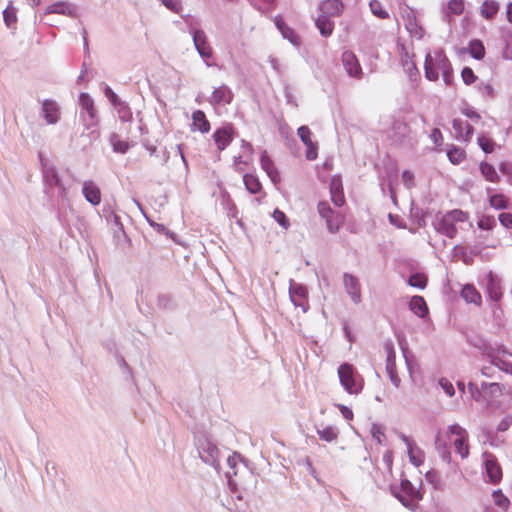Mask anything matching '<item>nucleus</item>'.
Returning <instances> with one entry per match:
<instances>
[{
	"instance_id": "1",
	"label": "nucleus",
	"mask_w": 512,
	"mask_h": 512,
	"mask_svg": "<svg viewBox=\"0 0 512 512\" xmlns=\"http://www.w3.org/2000/svg\"><path fill=\"white\" fill-rule=\"evenodd\" d=\"M448 443L454 446L462 459L468 457V433L458 424L450 425L446 430L439 432L436 439L437 448L443 450L442 457L447 461L450 460V453L446 450Z\"/></svg>"
},
{
	"instance_id": "2",
	"label": "nucleus",
	"mask_w": 512,
	"mask_h": 512,
	"mask_svg": "<svg viewBox=\"0 0 512 512\" xmlns=\"http://www.w3.org/2000/svg\"><path fill=\"white\" fill-rule=\"evenodd\" d=\"M425 77L430 81H437L441 75L446 85L453 79L451 63L444 51L436 49L426 54L424 63Z\"/></svg>"
},
{
	"instance_id": "3",
	"label": "nucleus",
	"mask_w": 512,
	"mask_h": 512,
	"mask_svg": "<svg viewBox=\"0 0 512 512\" xmlns=\"http://www.w3.org/2000/svg\"><path fill=\"white\" fill-rule=\"evenodd\" d=\"M338 377L341 386L350 395H358L364 387L362 376L351 364H341L338 368Z\"/></svg>"
},
{
	"instance_id": "4",
	"label": "nucleus",
	"mask_w": 512,
	"mask_h": 512,
	"mask_svg": "<svg viewBox=\"0 0 512 512\" xmlns=\"http://www.w3.org/2000/svg\"><path fill=\"white\" fill-rule=\"evenodd\" d=\"M467 220V214L461 210H453L445 214L436 224L438 232L452 238L456 235L457 228L456 224L465 222Z\"/></svg>"
},
{
	"instance_id": "5",
	"label": "nucleus",
	"mask_w": 512,
	"mask_h": 512,
	"mask_svg": "<svg viewBox=\"0 0 512 512\" xmlns=\"http://www.w3.org/2000/svg\"><path fill=\"white\" fill-rule=\"evenodd\" d=\"M401 19L412 37L421 39L424 36V29L418 23L416 13L412 8L408 6L401 8Z\"/></svg>"
},
{
	"instance_id": "6",
	"label": "nucleus",
	"mask_w": 512,
	"mask_h": 512,
	"mask_svg": "<svg viewBox=\"0 0 512 512\" xmlns=\"http://www.w3.org/2000/svg\"><path fill=\"white\" fill-rule=\"evenodd\" d=\"M254 149L253 146L245 141H241V152L239 155L234 156V169L238 172L246 170L253 160Z\"/></svg>"
},
{
	"instance_id": "7",
	"label": "nucleus",
	"mask_w": 512,
	"mask_h": 512,
	"mask_svg": "<svg viewBox=\"0 0 512 512\" xmlns=\"http://www.w3.org/2000/svg\"><path fill=\"white\" fill-rule=\"evenodd\" d=\"M343 286L353 303L359 304L362 301L361 284L357 276L345 273L343 275Z\"/></svg>"
},
{
	"instance_id": "8",
	"label": "nucleus",
	"mask_w": 512,
	"mask_h": 512,
	"mask_svg": "<svg viewBox=\"0 0 512 512\" xmlns=\"http://www.w3.org/2000/svg\"><path fill=\"white\" fill-rule=\"evenodd\" d=\"M400 438L406 446L410 463L415 467H420L425 461L423 450L409 437L402 434Z\"/></svg>"
},
{
	"instance_id": "9",
	"label": "nucleus",
	"mask_w": 512,
	"mask_h": 512,
	"mask_svg": "<svg viewBox=\"0 0 512 512\" xmlns=\"http://www.w3.org/2000/svg\"><path fill=\"white\" fill-rule=\"evenodd\" d=\"M243 182L248 192L251 194H260V196L256 198V201L258 204H261L262 200L266 197L267 194L263 190L262 183L258 176L255 174L246 173L243 176Z\"/></svg>"
},
{
	"instance_id": "10",
	"label": "nucleus",
	"mask_w": 512,
	"mask_h": 512,
	"mask_svg": "<svg viewBox=\"0 0 512 512\" xmlns=\"http://www.w3.org/2000/svg\"><path fill=\"white\" fill-rule=\"evenodd\" d=\"M484 458V466L486 470L487 477L489 481L493 483H497L502 478V469L497 462L496 458L488 453L483 455Z\"/></svg>"
},
{
	"instance_id": "11",
	"label": "nucleus",
	"mask_w": 512,
	"mask_h": 512,
	"mask_svg": "<svg viewBox=\"0 0 512 512\" xmlns=\"http://www.w3.org/2000/svg\"><path fill=\"white\" fill-rule=\"evenodd\" d=\"M342 63L349 76L360 78L362 76V69L356 55L347 50L342 54Z\"/></svg>"
},
{
	"instance_id": "12",
	"label": "nucleus",
	"mask_w": 512,
	"mask_h": 512,
	"mask_svg": "<svg viewBox=\"0 0 512 512\" xmlns=\"http://www.w3.org/2000/svg\"><path fill=\"white\" fill-rule=\"evenodd\" d=\"M507 355L508 353L505 350L500 349H490L487 352V357L492 365L498 367L501 370H504L507 373L512 374V363L507 361Z\"/></svg>"
},
{
	"instance_id": "13",
	"label": "nucleus",
	"mask_w": 512,
	"mask_h": 512,
	"mask_svg": "<svg viewBox=\"0 0 512 512\" xmlns=\"http://www.w3.org/2000/svg\"><path fill=\"white\" fill-rule=\"evenodd\" d=\"M507 355L508 353L505 350L500 349H490L487 352V357L492 365L498 367L501 370H504L507 373L512 374V363L507 361Z\"/></svg>"
},
{
	"instance_id": "14",
	"label": "nucleus",
	"mask_w": 512,
	"mask_h": 512,
	"mask_svg": "<svg viewBox=\"0 0 512 512\" xmlns=\"http://www.w3.org/2000/svg\"><path fill=\"white\" fill-rule=\"evenodd\" d=\"M410 129L409 127L402 121H393L392 127L387 131L388 137L395 144H404L406 138L409 136Z\"/></svg>"
},
{
	"instance_id": "15",
	"label": "nucleus",
	"mask_w": 512,
	"mask_h": 512,
	"mask_svg": "<svg viewBox=\"0 0 512 512\" xmlns=\"http://www.w3.org/2000/svg\"><path fill=\"white\" fill-rule=\"evenodd\" d=\"M234 129L232 126H226L217 129L213 133V139L219 151L226 149L233 140Z\"/></svg>"
},
{
	"instance_id": "16",
	"label": "nucleus",
	"mask_w": 512,
	"mask_h": 512,
	"mask_svg": "<svg viewBox=\"0 0 512 512\" xmlns=\"http://www.w3.org/2000/svg\"><path fill=\"white\" fill-rule=\"evenodd\" d=\"M82 194L85 199L93 206H97L101 202V191L98 185L92 181L87 180L83 182Z\"/></svg>"
},
{
	"instance_id": "17",
	"label": "nucleus",
	"mask_w": 512,
	"mask_h": 512,
	"mask_svg": "<svg viewBox=\"0 0 512 512\" xmlns=\"http://www.w3.org/2000/svg\"><path fill=\"white\" fill-rule=\"evenodd\" d=\"M42 113L48 124H56L60 119L59 105L54 100H44L42 103Z\"/></svg>"
},
{
	"instance_id": "18",
	"label": "nucleus",
	"mask_w": 512,
	"mask_h": 512,
	"mask_svg": "<svg viewBox=\"0 0 512 512\" xmlns=\"http://www.w3.org/2000/svg\"><path fill=\"white\" fill-rule=\"evenodd\" d=\"M193 41H194V45L198 51V53L203 57V58H211L212 57V48L211 46L209 45L208 41H207V37L205 35V33L202 31V30H196L193 34Z\"/></svg>"
},
{
	"instance_id": "19",
	"label": "nucleus",
	"mask_w": 512,
	"mask_h": 512,
	"mask_svg": "<svg viewBox=\"0 0 512 512\" xmlns=\"http://www.w3.org/2000/svg\"><path fill=\"white\" fill-rule=\"evenodd\" d=\"M401 491L405 494V496H398V498L406 507H412L413 501L420 498L419 491L408 480H403L401 482Z\"/></svg>"
},
{
	"instance_id": "20",
	"label": "nucleus",
	"mask_w": 512,
	"mask_h": 512,
	"mask_svg": "<svg viewBox=\"0 0 512 512\" xmlns=\"http://www.w3.org/2000/svg\"><path fill=\"white\" fill-rule=\"evenodd\" d=\"M298 135L304 145L306 146V158L308 160H314L317 158V147L311 140V131L308 127L302 126L298 129Z\"/></svg>"
},
{
	"instance_id": "21",
	"label": "nucleus",
	"mask_w": 512,
	"mask_h": 512,
	"mask_svg": "<svg viewBox=\"0 0 512 512\" xmlns=\"http://www.w3.org/2000/svg\"><path fill=\"white\" fill-rule=\"evenodd\" d=\"M211 129L210 122L205 113L201 110H196L192 113V130L201 133H208Z\"/></svg>"
},
{
	"instance_id": "22",
	"label": "nucleus",
	"mask_w": 512,
	"mask_h": 512,
	"mask_svg": "<svg viewBox=\"0 0 512 512\" xmlns=\"http://www.w3.org/2000/svg\"><path fill=\"white\" fill-rule=\"evenodd\" d=\"M232 97L231 90L227 86L222 85L214 89L210 101L212 104H228L231 102Z\"/></svg>"
},
{
	"instance_id": "23",
	"label": "nucleus",
	"mask_w": 512,
	"mask_h": 512,
	"mask_svg": "<svg viewBox=\"0 0 512 512\" xmlns=\"http://www.w3.org/2000/svg\"><path fill=\"white\" fill-rule=\"evenodd\" d=\"M274 23L284 38L288 39L291 43L295 45L299 44V38L296 32L284 22L281 16H276L274 18Z\"/></svg>"
},
{
	"instance_id": "24",
	"label": "nucleus",
	"mask_w": 512,
	"mask_h": 512,
	"mask_svg": "<svg viewBox=\"0 0 512 512\" xmlns=\"http://www.w3.org/2000/svg\"><path fill=\"white\" fill-rule=\"evenodd\" d=\"M487 293L493 301H499L502 297L500 280L491 272L488 274Z\"/></svg>"
},
{
	"instance_id": "25",
	"label": "nucleus",
	"mask_w": 512,
	"mask_h": 512,
	"mask_svg": "<svg viewBox=\"0 0 512 512\" xmlns=\"http://www.w3.org/2000/svg\"><path fill=\"white\" fill-rule=\"evenodd\" d=\"M331 199L335 205L341 206L344 203L342 182L339 177H333L330 181Z\"/></svg>"
},
{
	"instance_id": "26",
	"label": "nucleus",
	"mask_w": 512,
	"mask_h": 512,
	"mask_svg": "<svg viewBox=\"0 0 512 512\" xmlns=\"http://www.w3.org/2000/svg\"><path fill=\"white\" fill-rule=\"evenodd\" d=\"M453 129L455 130L456 136L459 139L468 141L471 139L473 134L472 127L465 121L460 119L453 120Z\"/></svg>"
},
{
	"instance_id": "27",
	"label": "nucleus",
	"mask_w": 512,
	"mask_h": 512,
	"mask_svg": "<svg viewBox=\"0 0 512 512\" xmlns=\"http://www.w3.org/2000/svg\"><path fill=\"white\" fill-rule=\"evenodd\" d=\"M461 297L467 302L475 305H480L482 301L481 294L477 289L471 285L466 284L461 290Z\"/></svg>"
},
{
	"instance_id": "28",
	"label": "nucleus",
	"mask_w": 512,
	"mask_h": 512,
	"mask_svg": "<svg viewBox=\"0 0 512 512\" xmlns=\"http://www.w3.org/2000/svg\"><path fill=\"white\" fill-rule=\"evenodd\" d=\"M500 9V5L495 0H485L480 8V14L487 20L493 19Z\"/></svg>"
},
{
	"instance_id": "29",
	"label": "nucleus",
	"mask_w": 512,
	"mask_h": 512,
	"mask_svg": "<svg viewBox=\"0 0 512 512\" xmlns=\"http://www.w3.org/2000/svg\"><path fill=\"white\" fill-rule=\"evenodd\" d=\"M410 310L417 316L423 318L428 314V307L423 297L413 296L409 304Z\"/></svg>"
},
{
	"instance_id": "30",
	"label": "nucleus",
	"mask_w": 512,
	"mask_h": 512,
	"mask_svg": "<svg viewBox=\"0 0 512 512\" xmlns=\"http://www.w3.org/2000/svg\"><path fill=\"white\" fill-rule=\"evenodd\" d=\"M79 104L82 107V109H84L88 113L91 119V124H94L96 120V110L94 107L93 99L89 96V94L81 93L79 95Z\"/></svg>"
},
{
	"instance_id": "31",
	"label": "nucleus",
	"mask_w": 512,
	"mask_h": 512,
	"mask_svg": "<svg viewBox=\"0 0 512 512\" xmlns=\"http://www.w3.org/2000/svg\"><path fill=\"white\" fill-rule=\"evenodd\" d=\"M481 389L485 396L489 397L490 399L496 398L503 394L504 387L501 386L499 383L493 382V383H482Z\"/></svg>"
},
{
	"instance_id": "32",
	"label": "nucleus",
	"mask_w": 512,
	"mask_h": 512,
	"mask_svg": "<svg viewBox=\"0 0 512 512\" xmlns=\"http://www.w3.org/2000/svg\"><path fill=\"white\" fill-rule=\"evenodd\" d=\"M342 11V4L339 0H327L322 4V13L328 16H338Z\"/></svg>"
},
{
	"instance_id": "33",
	"label": "nucleus",
	"mask_w": 512,
	"mask_h": 512,
	"mask_svg": "<svg viewBox=\"0 0 512 512\" xmlns=\"http://www.w3.org/2000/svg\"><path fill=\"white\" fill-rule=\"evenodd\" d=\"M480 171H481V174L483 175V177L487 181H490L493 183H496L499 181V175L492 165H490L486 162H482L480 164Z\"/></svg>"
},
{
	"instance_id": "34",
	"label": "nucleus",
	"mask_w": 512,
	"mask_h": 512,
	"mask_svg": "<svg viewBox=\"0 0 512 512\" xmlns=\"http://www.w3.org/2000/svg\"><path fill=\"white\" fill-rule=\"evenodd\" d=\"M468 50L470 55L477 60L483 59L485 55V48L479 40L471 41L469 43Z\"/></svg>"
},
{
	"instance_id": "35",
	"label": "nucleus",
	"mask_w": 512,
	"mask_h": 512,
	"mask_svg": "<svg viewBox=\"0 0 512 512\" xmlns=\"http://www.w3.org/2000/svg\"><path fill=\"white\" fill-rule=\"evenodd\" d=\"M46 13L67 15L71 13V10L66 2H56L47 7Z\"/></svg>"
},
{
	"instance_id": "36",
	"label": "nucleus",
	"mask_w": 512,
	"mask_h": 512,
	"mask_svg": "<svg viewBox=\"0 0 512 512\" xmlns=\"http://www.w3.org/2000/svg\"><path fill=\"white\" fill-rule=\"evenodd\" d=\"M494 504L502 510H507L510 504L509 499L502 493L501 490H494L492 493Z\"/></svg>"
},
{
	"instance_id": "37",
	"label": "nucleus",
	"mask_w": 512,
	"mask_h": 512,
	"mask_svg": "<svg viewBox=\"0 0 512 512\" xmlns=\"http://www.w3.org/2000/svg\"><path fill=\"white\" fill-rule=\"evenodd\" d=\"M372 14L380 19H386L389 17L388 12L384 9L381 2L378 0H372L369 3Z\"/></svg>"
},
{
	"instance_id": "38",
	"label": "nucleus",
	"mask_w": 512,
	"mask_h": 512,
	"mask_svg": "<svg viewBox=\"0 0 512 512\" xmlns=\"http://www.w3.org/2000/svg\"><path fill=\"white\" fill-rule=\"evenodd\" d=\"M490 206L494 209H504L507 207V199L503 194H494L489 197Z\"/></svg>"
},
{
	"instance_id": "39",
	"label": "nucleus",
	"mask_w": 512,
	"mask_h": 512,
	"mask_svg": "<svg viewBox=\"0 0 512 512\" xmlns=\"http://www.w3.org/2000/svg\"><path fill=\"white\" fill-rule=\"evenodd\" d=\"M464 11L463 0H450L447 5V14L460 15Z\"/></svg>"
},
{
	"instance_id": "40",
	"label": "nucleus",
	"mask_w": 512,
	"mask_h": 512,
	"mask_svg": "<svg viewBox=\"0 0 512 512\" xmlns=\"http://www.w3.org/2000/svg\"><path fill=\"white\" fill-rule=\"evenodd\" d=\"M427 278L422 273H416L410 276L408 283L412 287L423 289L426 286Z\"/></svg>"
},
{
	"instance_id": "41",
	"label": "nucleus",
	"mask_w": 512,
	"mask_h": 512,
	"mask_svg": "<svg viewBox=\"0 0 512 512\" xmlns=\"http://www.w3.org/2000/svg\"><path fill=\"white\" fill-rule=\"evenodd\" d=\"M447 156L453 164H459L465 158V152L459 148H452L448 150Z\"/></svg>"
},
{
	"instance_id": "42",
	"label": "nucleus",
	"mask_w": 512,
	"mask_h": 512,
	"mask_svg": "<svg viewBox=\"0 0 512 512\" xmlns=\"http://www.w3.org/2000/svg\"><path fill=\"white\" fill-rule=\"evenodd\" d=\"M339 429L336 426H327L322 429V440L331 442L337 439Z\"/></svg>"
},
{
	"instance_id": "43",
	"label": "nucleus",
	"mask_w": 512,
	"mask_h": 512,
	"mask_svg": "<svg viewBox=\"0 0 512 512\" xmlns=\"http://www.w3.org/2000/svg\"><path fill=\"white\" fill-rule=\"evenodd\" d=\"M273 219L284 229H288L290 226L289 219L286 214L280 209H275L272 214Z\"/></svg>"
},
{
	"instance_id": "44",
	"label": "nucleus",
	"mask_w": 512,
	"mask_h": 512,
	"mask_svg": "<svg viewBox=\"0 0 512 512\" xmlns=\"http://www.w3.org/2000/svg\"><path fill=\"white\" fill-rule=\"evenodd\" d=\"M386 371H387V373L389 375L391 383L396 388H400L401 387V379L398 376L397 369H396V364L395 365H392V364L386 365Z\"/></svg>"
},
{
	"instance_id": "45",
	"label": "nucleus",
	"mask_w": 512,
	"mask_h": 512,
	"mask_svg": "<svg viewBox=\"0 0 512 512\" xmlns=\"http://www.w3.org/2000/svg\"><path fill=\"white\" fill-rule=\"evenodd\" d=\"M260 164H261V168L266 173H268L269 171H272L273 169L276 168L273 160L269 157V155L267 154L266 151H263V153L261 154Z\"/></svg>"
},
{
	"instance_id": "46",
	"label": "nucleus",
	"mask_w": 512,
	"mask_h": 512,
	"mask_svg": "<svg viewBox=\"0 0 512 512\" xmlns=\"http://www.w3.org/2000/svg\"><path fill=\"white\" fill-rule=\"evenodd\" d=\"M111 143L115 152L125 153L129 149L128 142L120 140L118 136H113Z\"/></svg>"
},
{
	"instance_id": "47",
	"label": "nucleus",
	"mask_w": 512,
	"mask_h": 512,
	"mask_svg": "<svg viewBox=\"0 0 512 512\" xmlns=\"http://www.w3.org/2000/svg\"><path fill=\"white\" fill-rule=\"evenodd\" d=\"M384 350L386 352V365H390V364L395 365L396 364V361H395L396 354H395L393 343L392 342L385 343Z\"/></svg>"
},
{
	"instance_id": "48",
	"label": "nucleus",
	"mask_w": 512,
	"mask_h": 512,
	"mask_svg": "<svg viewBox=\"0 0 512 512\" xmlns=\"http://www.w3.org/2000/svg\"><path fill=\"white\" fill-rule=\"evenodd\" d=\"M478 144L485 153H491L494 151V142L485 136L478 137Z\"/></svg>"
},
{
	"instance_id": "49",
	"label": "nucleus",
	"mask_w": 512,
	"mask_h": 512,
	"mask_svg": "<svg viewBox=\"0 0 512 512\" xmlns=\"http://www.w3.org/2000/svg\"><path fill=\"white\" fill-rule=\"evenodd\" d=\"M439 385L449 397H452L455 394L454 386L448 379L441 378L439 380Z\"/></svg>"
},
{
	"instance_id": "50",
	"label": "nucleus",
	"mask_w": 512,
	"mask_h": 512,
	"mask_svg": "<svg viewBox=\"0 0 512 512\" xmlns=\"http://www.w3.org/2000/svg\"><path fill=\"white\" fill-rule=\"evenodd\" d=\"M461 77L465 84L470 85L476 80V76L473 70L469 67H465L461 72Z\"/></svg>"
},
{
	"instance_id": "51",
	"label": "nucleus",
	"mask_w": 512,
	"mask_h": 512,
	"mask_svg": "<svg viewBox=\"0 0 512 512\" xmlns=\"http://www.w3.org/2000/svg\"><path fill=\"white\" fill-rule=\"evenodd\" d=\"M162 3L167 7L169 10L173 11L174 13H180L182 10V4L180 0H161Z\"/></svg>"
},
{
	"instance_id": "52",
	"label": "nucleus",
	"mask_w": 512,
	"mask_h": 512,
	"mask_svg": "<svg viewBox=\"0 0 512 512\" xmlns=\"http://www.w3.org/2000/svg\"><path fill=\"white\" fill-rule=\"evenodd\" d=\"M372 437L381 444L385 440V434L381 426L373 425L371 428Z\"/></svg>"
},
{
	"instance_id": "53",
	"label": "nucleus",
	"mask_w": 512,
	"mask_h": 512,
	"mask_svg": "<svg viewBox=\"0 0 512 512\" xmlns=\"http://www.w3.org/2000/svg\"><path fill=\"white\" fill-rule=\"evenodd\" d=\"M403 67L410 78H413L414 76H416L418 74V69H417L415 63L412 61H408V60L405 61L403 63Z\"/></svg>"
},
{
	"instance_id": "54",
	"label": "nucleus",
	"mask_w": 512,
	"mask_h": 512,
	"mask_svg": "<svg viewBox=\"0 0 512 512\" xmlns=\"http://www.w3.org/2000/svg\"><path fill=\"white\" fill-rule=\"evenodd\" d=\"M3 17L7 26H11L13 23L16 22V15L13 10L5 9L3 12Z\"/></svg>"
},
{
	"instance_id": "55",
	"label": "nucleus",
	"mask_w": 512,
	"mask_h": 512,
	"mask_svg": "<svg viewBox=\"0 0 512 512\" xmlns=\"http://www.w3.org/2000/svg\"><path fill=\"white\" fill-rule=\"evenodd\" d=\"M47 180H48V182H49L51 185H55V186H57V187H61L63 190H65V189H64V187H63V186H62V184H61V181H60V179H59V177H58L57 173H56L55 171H52V170H51V171L47 174Z\"/></svg>"
},
{
	"instance_id": "56",
	"label": "nucleus",
	"mask_w": 512,
	"mask_h": 512,
	"mask_svg": "<svg viewBox=\"0 0 512 512\" xmlns=\"http://www.w3.org/2000/svg\"><path fill=\"white\" fill-rule=\"evenodd\" d=\"M499 221L506 228H512V214L510 213H501L499 215Z\"/></svg>"
},
{
	"instance_id": "57",
	"label": "nucleus",
	"mask_w": 512,
	"mask_h": 512,
	"mask_svg": "<svg viewBox=\"0 0 512 512\" xmlns=\"http://www.w3.org/2000/svg\"><path fill=\"white\" fill-rule=\"evenodd\" d=\"M468 390L471 394V397L476 400V401H479L480 398H481V391L479 390V388L474 384V383H469L468 384Z\"/></svg>"
},
{
	"instance_id": "58",
	"label": "nucleus",
	"mask_w": 512,
	"mask_h": 512,
	"mask_svg": "<svg viewBox=\"0 0 512 512\" xmlns=\"http://www.w3.org/2000/svg\"><path fill=\"white\" fill-rule=\"evenodd\" d=\"M511 424H512V417L507 416L500 421V423L497 426V430L504 432V431L508 430V428L510 427Z\"/></svg>"
},
{
	"instance_id": "59",
	"label": "nucleus",
	"mask_w": 512,
	"mask_h": 512,
	"mask_svg": "<svg viewBox=\"0 0 512 512\" xmlns=\"http://www.w3.org/2000/svg\"><path fill=\"white\" fill-rule=\"evenodd\" d=\"M337 407L340 409L342 416L346 420L351 421L353 419L354 414L349 407L344 406V405H337Z\"/></svg>"
},
{
	"instance_id": "60",
	"label": "nucleus",
	"mask_w": 512,
	"mask_h": 512,
	"mask_svg": "<svg viewBox=\"0 0 512 512\" xmlns=\"http://www.w3.org/2000/svg\"><path fill=\"white\" fill-rule=\"evenodd\" d=\"M499 169L504 175L512 178V163L503 162L500 164Z\"/></svg>"
},
{
	"instance_id": "61",
	"label": "nucleus",
	"mask_w": 512,
	"mask_h": 512,
	"mask_svg": "<svg viewBox=\"0 0 512 512\" xmlns=\"http://www.w3.org/2000/svg\"><path fill=\"white\" fill-rule=\"evenodd\" d=\"M334 24L331 21H322V36H328L332 33Z\"/></svg>"
},
{
	"instance_id": "62",
	"label": "nucleus",
	"mask_w": 512,
	"mask_h": 512,
	"mask_svg": "<svg viewBox=\"0 0 512 512\" xmlns=\"http://www.w3.org/2000/svg\"><path fill=\"white\" fill-rule=\"evenodd\" d=\"M106 95L108 96L109 100L111 101V103L115 106L117 105H121L123 108H125L121 103H120V100L118 98V96L109 88H107L106 90Z\"/></svg>"
},
{
	"instance_id": "63",
	"label": "nucleus",
	"mask_w": 512,
	"mask_h": 512,
	"mask_svg": "<svg viewBox=\"0 0 512 512\" xmlns=\"http://www.w3.org/2000/svg\"><path fill=\"white\" fill-rule=\"evenodd\" d=\"M494 223L493 219L490 218H483L478 222V226L481 229L489 230L492 228V225Z\"/></svg>"
},
{
	"instance_id": "64",
	"label": "nucleus",
	"mask_w": 512,
	"mask_h": 512,
	"mask_svg": "<svg viewBox=\"0 0 512 512\" xmlns=\"http://www.w3.org/2000/svg\"><path fill=\"white\" fill-rule=\"evenodd\" d=\"M267 176L270 178V180L274 183V184H278L280 183L281 181V177H280V174L277 170V168L273 169L272 171H269L268 173H266Z\"/></svg>"
}]
</instances>
